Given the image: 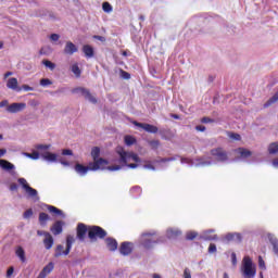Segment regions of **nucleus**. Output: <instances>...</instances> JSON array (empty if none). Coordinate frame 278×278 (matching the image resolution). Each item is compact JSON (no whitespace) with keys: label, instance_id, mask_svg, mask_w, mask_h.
<instances>
[{"label":"nucleus","instance_id":"nucleus-1","mask_svg":"<svg viewBox=\"0 0 278 278\" xmlns=\"http://www.w3.org/2000/svg\"><path fill=\"white\" fill-rule=\"evenodd\" d=\"M155 236V231L144 232L142 233L139 242L143 249H153L154 244H160V242H164V238L160 237L157 239H151Z\"/></svg>","mask_w":278,"mask_h":278},{"label":"nucleus","instance_id":"nucleus-2","mask_svg":"<svg viewBox=\"0 0 278 278\" xmlns=\"http://www.w3.org/2000/svg\"><path fill=\"white\" fill-rule=\"evenodd\" d=\"M91 157L93 160V162H90L91 164H97L98 166V170H108V164H110V162L103 157H101V148L99 147H93L91 149Z\"/></svg>","mask_w":278,"mask_h":278},{"label":"nucleus","instance_id":"nucleus-3","mask_svg":"<svg viewBox=\"0 0 278 278\" xmlns=\"http://www.w3.org/2000/svg\"><path fill=\"white\" fill-rule=\"evenodd\" d=\"M117 155H119L118 163L122 164V166H127L128 162H136L137 164L141 162V160L138 157V154L124 151L123 148L116 149Z\"/></svg>","mask_w":278,"mask_h":278},{"label":"nucleus","instance_id":"nucleus-4","mask_svg":"<svg viewBox=\"0 0 278 278\" xmlns=\"http://www.w3.org/2000/svg\"><path fill=\"white\" fill-rule=\"evenodd\" d=\"M242 275L244 278H255L257 275V267L249 256L243 257Z\"/></svg>","mask_w":278,"mask_h":278},{"label":"nucleus","instance_id":"nucleus-5","mask_svg":"<svg viewBox=\"0 0 278 278\" xmlns=\"http://www.w3.org/2000/svg\"><path fill=\"white\" fill-rule=\"evenodd\" d=\"M108 237V231L100 226H88V238L91 242H97V240H105Z\"/></svg>","mask_w":278,"mask_h":278},{"label":"nucleus","instance_id":"nucleus-6","mask_svg":"<svg viewBox=\"0 0 278 278\" xmlns=\"http://www.w3.org/2000/svg\"><path fill=\"white\" fill-rule=\"evenodd\" d=\"M18 184L22 185V188L25 190L28 199H31L33 201L38 202L40 201V197L38 195V190L31 188L28 184H27V179L25 178H18Z\"/></svg>","mask_w":278,"mask_h":278},{"label":"nucleus","instance_id":"nucleus-7","mask_svg":"<svg viewBox=\"0 0 278 278\" xmlns=\"http://www.w3.org/2000/svg\"><path fill=\"white\" fill-rule=\"evenodd\" d=\"M74 170L77 173V175H79L80 177H86V175H88L89 170L91 172H97L99 170V166L97 165V163H91L89 162L88 166H85L81 163H77L74 166Z\"/></svg>","mask_w":278,"mask_h":278},{"label":"nucleus","instance_id":"nucleus-8","mask_svg":"<svg viewBox=\"0 0 278 278\" xmlns=\"http://www.w3.org/2000/svg\"><path fill=\"white\" fill-rule=\"evenodd\" d=\"M211 155L214 157L216 162H222L223 164L229 162V153L225 151V149L223 148L212 149Z\"/></svg>","mask_w":278,"mask_h":278},{"label":"nucleus","instance_id":"nucleus-9","mask_svg":"<svg viewBox=\"0 0 278 278\" xmlns=\"http://www.w3.org/2000/svg\"><path fill=\"white\" fill-rule=\"evenodd\" d=\"M73 94H80V97H84L86 101H89L90 103L97 104L98 100L97 98L93 97L92 93H90V90L84 88V87H78L72 90Z\"/></svg>","mask_w":278,"mask_h":278},{"label":"nucleus","instance_id":"nucleus-10","mask_svg":"<svg viewBox=\"0 0 278 278\" xmlns=\"http://www.w3.org/2000/svg\"><path fill=\"white\" fill-rule=\"evenodd\" d=\"M0 168L12 175V177H16V166L10 161L0 159Z\"/></svg>","mask_w":278,"mask_h":278},{"label":"nucleus","instance_id":"nucleus-11","mask_svg":"<svg viewBox=\"0 0 278 278\" xmlns=\"http://www.w3.org/2000/svg\"><path fill=\"white\" fill-rule=\"evenodd\" d=\"M27 108V104L24 102H14L7 106V112L9 114H18V112H23Z\"/></svg>","mask_w":278,"mask_h":278},{"label":"nucleus","instance_id":"nucleus-12","mask_svg":"<svg viewBox=\"0 0 278 278\" xmlns=\"http://www.w3.org/2000/svg\"><path fill=\"white\" fill-rule=\"evenodd\" d=\"M132 125H135V127H140L141 129H143V131H147L148 134H157V131H160L157 126H153L147 123H139L135 121L132 122Z\"/></svg>","mask_w":278,"mask_h":278},{"label":"nucleus","instance_id":"nucleus-13","mask_svg":"<svg viewBox=\"0 0 278 278\" xmlns=\"http://www.w3.org/2000/svg\"><path fill=\"white\" fill-rule=\"evenodd\" d=\"M86 235H88V226L86 224L79 223L76 228V238L79 242H84L86 240Z\"/></svg>","mask_w":278,"mask_h":278},{"label":"nucleus","instance_id":"nucleus-14","mask_svg":"<svg viewBox=\"0 0 278 278\" xmlns=\"http://www.w3.org/2000/svg\"><path fill=\"white\" fill-rule=\"evenodd\" d=\"M132 252H134V243L129 241H125L121 243V247H119L121 255H124V256L131 255Z\"/></svg>","mask_w":278,"mask_h":278},{"label":"nucleus","instance_id":"nucleus-15","mask_svg":"<svg viewBox=\"0 0 278 278\" xmlns=\"http://www.w3.org/2000/svg\"><path fill=\"white\" fill-rule=\"evenodd\" d=\"M77 51H79V48H77L73 41H66L63 50L65 55H74V53H77Z\"/></svg>","mask_w":278,"mask_h":278},{"label":"nucleus","instance_id":"nucleus-16","mask_svg":"<svg viewBox=\"0 0 278 278\" xmlns=\"http://www.w3.org/2000/svg\"><path fill=\"white\" fill-rule=\"evenodd\" d=\"M213 164L212 157L201 156L195 159L194 166H212Z\"/></svg>","mask_w":278,"mask_h":278},{"label":"nucleus","instance_id":"nucleus-17","mask_svg":"<svg viewBox=\"0 0 278 278\" xmlns=\"http://www.w3.org/2000/svg\"><path fill=\"white\" fill-rule=\"evenodd\" d=\"M7 88L14 90L15 92H21V88L18 87V79L14 77L8 79Z\"/></svg>","mask_w":278,"mask_h":278},{"label":"nucleus","instance_id":"nucleus-18","mask_svg":"<svg viewBox=\"0 0 278 278\" xmlns=\"http://www.w3.org/2000/svg\"><path fill=\"white\" fill-rule=\"evenodd\" d=\"M45 206H46V210L50 212V214H54L55 216H61V218H66V215L62 210L49 204H46Z\"/></svg>","mask_w":278,"mask_h":278},{"label":"nucleus","instance_id":"nucleus-19","mask_svg":"<svg viewBox=\"0 0 278 278\" xmlns=\"http://www.w3.org/2000/svg\"><path fill=\"white\" fill-rule=\"evenodd\" d=\"M41 157L46 162H51V163H58L59 162L58 154H55V153L42 152Z\"/></svg>","mask_w":278,"mask_h":278},{"label":"nucleus","instance_id":"nucleus-20","mask_svg":"<svg viewBox=\"0 0 278 278\" xmlns=\"http://www.w3.org/2000/svg\"><path fill=\"white\" fill-rule=\"evenodd\" d=\"M105 243H106V248L109 249V251H116L118 249V241H116V239L109 237L105 239Z\"/></svg>","mask_w":278,"mask_h":278},{"label":"nucleus","instance_id":"nucleus-21","mask_svg":"<svg viewBox=\"0 0 278 278\" xmlns=\"http://www.w3.org/2000/svg\"><path fill=\"white\" fill-rule=\"evenodd\" d=\"M166 236L169 240H175L176 238H179V236H181V230L177 228H169L166 231Z\"/></svg>","mask_w":278,"mask_h":278},{"label":"nucleus","instance_id":"nucleus-22","mask_svg":"<svg viewBox=\"0 0 278 278\" xmlns=\"http://www.w3.org/2000/svg\"><path fill=\"white\" fill-rule=\"evenodd\" d=\"M225 238L228 242H242V236L238 232H230Z\"/></svg>","mask_w":278,"mask_h":278},{"label":"nucleus","instance_id":"nucleus-23","mask_svg":"<svg viewBox=\"0 0 278 278\" xmlns=\"http://www.w3.org/2000/svg\"><path fill=\"white\" fill-rule=\"evenodd\" d=\"M236 153H238V155H240L241 160H247L248 157H251V155H253V152H251L250 150H247L244 148H238L236 150Z\"/></svg>","mask_w":278,"mask_h":278},{"label":"nucleus","instance_id":"nucleus-24","mask_svg":"<svg viewBox=\"0 0 278 278\" xmlns=\"http://www.w3.org/2000/svg\"><path fill=\"white\" fill-rule=\"evenodd\" d=\"M211 233H214V229L204 231L201 236V239L202 240H208V241L218 240L217 235H211Z\"/></svg>","mask_w":278,"mask_h":278},{"label":"nucleus","instance_id":"nucleus-25","mask_svg":"<svg viewBox=\"0 0 278 278\" xmlns=\"http://www.w3.org/2000/svg\"><path fill=\"white\" fill-rule=\"evenodd\" d=\"M123 166H127L128 168H138V164L136 163H130V164L126 163V165H111V166H108L106 168L108 170L114 172V170H121Z\"/></svg>","mask_w":278,"mask_h":278},{"label":"nucleus","instance_id":"nucleus-26","mask_svg":"<svg viewBox=\"0 0 278 278\" xmlns=\"http://www.w3.org/2000/svg\"><path fill=\"white\" fill-rule=\"evenodd\" d=\"M50 231H52L53 236H60L62 233V220H58L53 224V226L50 228Z\"/></svg>","mask_w":278,"mask_h":278},{"label":"nucleus","instance_id":"nucleus-27","mask_svg":"<svg viewBox=\"0 0 278 278\" xmlns=\"http://www.w3.org/2000/svg\"><path fill=\"white\" fill-rule=\"evenodd\" d=\"M83 52L85 53L86 58H94V48L90 45H85L83 47Z\"/></svg>","mask_w":278,"mask_h":278},{"label":"nucleus","instance_id":"nucleus-28","mask_svg":"<svg viewBox=\"0 0 278 278\" xmlns=\"http://www.w3.org/2000/svg\"><path fill=\"white\" fill-rule=\"evenodd\" d=\"M53 268H55V265L53 264V262H50L48 265H46L42 268L40 274L43 275L45 277H47V275H51V273H53Z\"/></svg>","mask_w":278,"mask_h":278},{"label":"nucleus","instance_id":"nucleus-29","mask_svg":"<svg viewBox=\"0 0 278 278\" xmlns=\"http://www.w3.org/2000/svg\"><path fill=\"white\" fill-rule=\"evenodd\" d=\"M35 149H37V151H39V155L42 156V153L49 152L48 150L51 149V144H36Z\"/></svg>","mask_w":278,"mask_h":278},{"label":"nucleus","instance_id":"nucleus-30","mask_svg":"<svg viewBox=\"0 0 278 278\" xmlns=\"http://www.w3.org/2000/svg\"><path fill=\"white\" fill-rule=\"evenodd\" d=\"M51 217H49V214L47 213H40L39 214V225H41V227H46L47 226V222L50 220Z\"/></svg>","mask_w":278,"mask_h":278},{"label":"nucleus","instance_id":"nucleus-31","mask_svg":"<svg viewBox=\"0 0 278 278\" xmlns=\"http://www.w3.org/2000/svg\"><path fill=\"white\" fill-rule=\"evenodd\" d=\"M71 71H72V73L75 75V77H76L77 79H79V77H81V68H79V64L74 63V64L71 66Z\"/></svg>","mask_w":278,"mask_h":278},{"label":"nucleus","instance_id":"nucleus-32","mask_svg":"<svg viewBox=\"0 0 278 278\" xmlns=\"http://www.w3.org/2000/svg\"><path fill=\"white\" fill-rule=\"evenodd\" d=\"M269 155H277L278 153V142H273L268 146Z\"/></svg>","mask_w":278,"mask_h":278},{"label":"nucleus","instance_id":"nucleus-33","mask_svg":"<svg viewBox=\"0 0 278 278\" xmlns=\"http://www.w3.org/2000/svg\"><path fill=\"white\" fill-rule=\"evenodd\" d=\"M277 101H278V91L265 102L264 108H270V105H273L274 103H277Z\"/></svg>","mask_w":278,"mask_h":278},{"label":"nucleus","instance_id":"nucleus-34","mask_svg":"<svg viewBox=\"0 0 278 278\" xmlns=\"http://www.w3.org/2000/svg\"><path fill=\"white\" fill-rule=\"evenodd\" d=\"M130 194L137 199V197H140V194H142V188H140V186H136V187H132L130 189Z\"/></svg>","mask_w":278,"mask_h":278},{"label":"nucleus","instance_id":"nucleus-35","mask_svg":"<svg viewBox=\"0 0 278 278\" xmlns=\"http://www.w3.org/2000/svg\"><path fill=\"white\" fill-rule=\"evenodd\" d=\"M43 244H45L46 249L49 251V249H51L53 247V237L51 235L46 237L43 240Z\"/></svg>","mask_w":278,"mask_h":278},{"label":"nucleus","instance_id":"nucleus-36","mask_svg":"<svg viewBox=\"0 0 278 278\" xmlns=\"http://www.w3.org/2000/svg\"><path fill=\"white\" fill-rule=\"evenodd\" d=\"M17 257H20L21 262L25 263L26 258H25V250H23L22 247H18L15 251Z\"/></svg>","mask_w":278,"mask_h":278},{"label":"nucleus","instance_id":"nucleus-37","mask_svg":"<svg viewBox=\"0 0 278 278\" xmlns=\"http://www.w3.org/2000/svg\"><path fill=\"white\" fill-rule=\"evenodd\" d=\"M177 157H179V155L176 156H172V157H163V159H159L156 160V164H164L166 162H175V160H177Z\"/></svg>","mask_w":278,"mask_h":278},{"label":"nucleus","instance_id":"nucleus-38","mask_svg":"<svg viewBox=\"0 0 278 278\" xmlns=\"http://www.w3.org/2000/svg\"><path fill=\"white\" fill-rule=\"evenodd\" d=\"M61 255H64V245L59 244L54 250V257H61Z\"/></svg>","mask_w":278,"mask_h":278},{"label":"nucleus","instance_id":"nucleus-39","mask_svg":"<svg viewBox=\"0 0 278 278\" xmlns=\"http://www.w3.org/2000/svg\"><path fill=\"white\" fill-rule=\"evenodd\" d=\"M42 64L46 68H49L50 71H55V63H53L49 60H43Z\"/></svg>","mask_w":278,"mask_h":278},{"label":"nucleus","instance_id":"nucleus-40","mask_svg":"<svg viewBox=\"0 0 278 278\" xmlns=\"http://www.w3.org/2000/svg\"><path fill=\"white\" fill-rule=\"evenodd\" d=\"M102 10L106 14H110V12H112V10H113L112 4H110V2H103L102 3Z\"/></svg>","mask_w":278,"mask_h":278},{"label":"nucleus","instance_id":"nucleus-41","mask_svg":"<svg viewBox=\"0 0 278 278\" xmlns=\"http://www.w3.org/2000/svg\"><path fill=\"white\" fill-rule=\"evenodd\" d=\"M125 144L127 147H131V144H136V138H134L132 136H126L125 137Z\"/></svg>","mask_w":278,"mask_h":278},{"label":"nucleus","instance_id":"nucleus-42","mask_svg":"<svg viewBox=\"0 0 278 278\" xmlns=\"http://www.w3.org/2000/svg\"><path fill=\"white\" fill-rule=\"evenodd\" d=\"M197 236H199V232H197V231H188L186 233V240H194V238H197Z\"/></svg>","mask_w":278,"mask_h":278},{"label":"nucleus","instance_id":"nucleus-43","mask_svg":"<svg viewBox=\"0 0 278 278\" xmlns=\"http://www.w3.org/2000/svg\"><path fill=\"white\" fill-rule=\"evenodd\" d=\"M52 84L53 81H51L49 78H42L40 80V86H42V88H47V86H51Z\"/></svg>","mask_w":278,"mask_h":278},{"label":"nucleus","instance_id":"nucleus-44","mask_svg":"<svg viewBox=\"0 0 278 278\" xmlns=\"http://www.w3.org/2000/svg\"><path fill=\"white\" fill-rule=\"evenodd\" d=\"M119 73H121V77L122 79H131V74L124 71V70H119Z\"/></svg>","mask_w":278,"mask_h":278},{"label":"nucleus","instance_id":"nucleus-45","mask_svg":"<svg viewBox=\"0 0 278 278\" xmlns=\"http://www.w3.org/2000/svg\"><path fill=\"white\" fill-rule=\"evenodd\" d=\"M31 216H34V211L31 208H28L24 212L23 218L29 219Z\"/></svg>","mask_w":278,"mask_h":278},{"label":"nucleus","instance_id":"nucleus-46","mask_svg":"<svg viewBox=\"0 0 278 278\" xmlns=\"http://www.w3.org/2000/svg\"><path fill=\"white\" fill-rule=\"evenodd\" d=\"M258 268H261V270H266V263L262 256H258Z\"/></svg>","mask_w":278,"mask_h":278},{"label":"nucleus","instance_id":"nucleus-47","mask_svg":"<svg viewBox=\"0 0 278 278\" xmlns=\"http://www.w3.org/2000/svg\"><path fill=\"white\" fill-rule=\"evenodd\" d=\"M22 90H25V92H34V87H30L29 85H22L18 87Z\"/></svg>","mask_w":278,"mask_h":278},{"label":"nucleus","instance_id":"nucleus-48","mask_svg":"<svg viewBox=\"0 0 278 278\" xmlns=\"http://www.w3.org/2000/svg\"><path fill=\"white\" fill-rule=\"evenodd\" d=\"M180 163L181 164H189L190 166H194V162H192V160L187 159V157H181Z\"/></svg>","mask_w":278,"mask_h":278},{"label":"nucleus","instance_id":"nucleus-49","mask_svg":"<svg viewBox=\"0 0 278 278\" xmlns=\"http://www.w3.org/2000/svg\"><path fill=\"white\" fill-rule=\"evenodd\" d=\"M41 155H40V152L38 151H33L30 153V160H40Z\"/></svg>","mask_w":278,"mask_h":278},{"label":"nucleus","instance_id":"nucleus-50","mask_svg":"<svg viewBox=\"0 0 278 278\" xmlns=\"http://www.w3.org/2000/svg\"><path fill=\"white\" fill-rule=\"evenodd\" d=\"M149 144L152 149H157L160 147V140H151Z\"/></svg>","mask_w":278,"mask_h":278},{"label":"nucleus","instance_id":"nucleus-51","mask_svg":"<svg viewBox=\"0 0 278 278\" xmlns=\"http://www.w3.org/2000/svg\"><path fill=\"white\" fill-rule=\"evenodd\" d=\"M201 123L207 125L210 123H214V119L213 118H210V117H202L201 118Z\"/></svg>","mask_w":278,"mask_h":278},{"label":"nucleus","instance_id":"nucleus-52","mask_svg":"<svg viewBox=\"0 0 278 278\" xmlns=\"http://www.w3.org/2000/svg\"><path fill=\"white\" fill-rule=\"evenodd\" d=\"M229 138H231V140H241L242 137H240L239 134L231 132V134L229 135Z\"/></svg>","mask_w":278,"mask_h":278},{"label":"nucleus","instance_id":"nucleus-53","mask_svg":"<svg viewBox=\"0 0 278 278\" xmlns=\"http://www.w3.org/2000/svg\"><path fill=\"white\" fill-rule=\"evenodd\" d=\"M75 242V237H73L72 235H68L66 237V244H73Z\"/></svg>","mask_w":278,"mask_h":278},{"label":"nucleus","instance_id":"nucleus-54","mask_svg":"<svg viewBox=\"0 0 278 278\" xmlns=\"http://www.w3.org/2000/svg\"><path fill=\"white\" fill-rule=\"evenodd\" d=\"M71 249H73V244L72 243H66V249L64 250V255H68V253H71Z\"/></svg>","mask_w":278,"mask_h":278},{"label":"nucleus","instance_id":"nucleus-55","mask_svg":"<svg viewBox=\"0 0 278 278\" xmlns=\"http://www.w3.org/2000/svg\"><path fill=\"white\" fill-rule=\"evenodd\" d=\"M50 40H52V42H58V40H60V35L58 34H52L50 36Z\"/></svg>","mask_w":278,"mask_h":278},{"label":"nucleus","instance_id":"nucleus-56","mask_svg":"<svg viewBox=\"0 0 278 278\" xmlns=\"http://www.w3.org/2000/svg\"><path fill=\"white\" fill-rule=\"evenodd\" d=\"M184 278H192V275L190 274V269L189 268H185V270H184Z\"/></svg>","mask_w":278,"mask_h":278},{"label":"nucleus","instance_id":"nucleus-57","mask_svg":"<svg viewBox=\"0 0 278 278\" xmlns=\"http://www.w3.org/2000/svg\"><path fill=\"white\" fill-rule=\"evenodd\" d=\"M208 253H216V244L211 243L208 247Z\"/></svg>","mask_w":278,"mask_h":278},{"label":"nucleus","instance_id":"nucleus-58","mask_svg":"<svg viewBox=\"0 0 278 278\" xmlns=\"http://www.w3.org/2000/svg\"><path fill=\"white\" fill-rule=\"evenodd\" d=\"M60 164H62V166H71V163L68 161H64V159H59L58 161Z\"/></svg>","mask_w":278,"mask_h":278},{"label":"nucleus","instance_id":"nucleus-59","mask_svg":"<svg viewBox=\"0 0 278 278\" xmlns=\"http://www.w3.org/2000/svg\"><path fill=\"white\" fill-rule=\"evenodd\" d=\"M51 233L45 231V230H37V236H45L46 238H48V236H50Z\"/></svg>","mask_w":278,"mask_h":278},{"label":"nucleus","instance_id":"nucleus-60","mask_svg":"<svg viewBox=\"0 0 278 278\" xmlns=\"http://www.w3.org/2000/svg\"><path fill=\"white\" fill-rule=\"evenodd\" d=\"M93 39L94 40H100V42H105V37H103V36L94 35Z\"/></svg>","mask_w":278,"mask_h":278},{"label":"nucleus","instance_id":"nucleus-61","mask_svg":"<svg viewBox=\"0 0 278 278\" xmlns=\"http://www.w3.org/2000/svg\"><path fill=\"white\" fill-rule=\"evenodd\" d=\"M62 155H73V150L64 149Z\"/></svg>","mask_w":278,"mask_h":278},{"label":"nucleus","instance_id":"nucleus-62","mask_svg":"<svg viewBox=\"0 0 278 278\" xmlns=\"http://www.w3.org/2000/svg\"><path fill=\"white\" fill-rule=\"evenodd\" d=\"M12 275H14V267H10V268L7 270V277H12Z\"/></svg>","mask_w":278,"mask_h":278},{"label":"nucleus","instance_id":"nucleus-63","mask_svg":"<svg viewBox=\"0 0 278 278\" xmlns=\"http://www.w3.org/2000/svg\"><path fill=\"white\" fill-rule=\"evenodd\" d=\"M9 101L8 100H2L1 102H0V108H8V105H9Z\"/></svg>","mask_w":278,"mask_h":278},{"label":"nucleus","instance_id":"nucleus-64","mask_svg":"<svg viewBox=\"0 0 278 278\" xmlns=\"http://www.w3.org/2000/svg\"><path fill=\"white\" fill-rule=\"evenodd\" d=\"M205 126H203V125H198V126H195V130L197 131H205Z\"/></svg>","mask_w":278,"mask_h":278}]
</instances>
